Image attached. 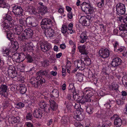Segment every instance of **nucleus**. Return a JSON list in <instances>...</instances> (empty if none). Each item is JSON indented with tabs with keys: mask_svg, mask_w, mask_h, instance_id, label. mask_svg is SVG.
<instances>
[{
	"mask_svg": "<svg viewBox=\"0 0 127 127\" xmlns=\"http://www.w3.org/2000/svg\"><path fill=\"white\" fill-rule=\"evenodd\" d=\"M3 19L4 20H7L9 21H10L11 20L12 17L9 15H6L3 17Z\"/></svg>",
	"mask_w": 127,
	"mask_h": 127,
	"instance_id": "obj_55",
	"label": "nucleus"
},
{
	"mask_svg": "<svg viewBox=\"0 0 127 127\" xmlns=\"http://www.w3.org/2000/svg\"><path fill=\"white\" fill-rule=\"evenodd\" d=\"M8 73L9 76L12 78H14L16 76L17 74L14 68H13L11 67L9 68L8 70Z\"/></svg>",
	"mask_w": 127,
	"mask_h": 127,
	"instance_id": "obj_16",
	"label": "nucleus"
},
{
	"mask_svg": "<svg viewBox=\"0 0 127 127\" xmlns=\"http://www.w3.org/2000/svg\"><path fill=\"white\" fill-rule=\"evenodd\" d=\"M16 108L18 109H21L24 106V104L22 102H19L15 104Z\"/></svg>",
	"mask_w": 127,
	"mask_h": 127,
	"instance_id": "obj_43",
	"label": "nucleus"
},
{
	"mask_svg": "<svg viewBox=\"0 0 127 127\" xmlns=\"http://www.w3.org/2000/svg\"><path fill=\"white\" fill-rule=\"evenodd\" d=\"M86 111L89 114H92L93 112V108L91 105H88L86 106Z\"/></svg>",
	"mask_w": 127,
	"mask_h": 127,
	"instance_id": "obj_34",
	"label": "nucleus"
},
{
	"mask_svg": "<svg viewBox=\"0 0 127 127\" xmlns=\"http://www.w3.org/2000/svg\"><path fill=\"white\" fill-rule=\"evenodd\" d=\"M83 93L85 96L84 98V102H91V98L93 95L91 91L90 90H86L84 91Z\"/></svg>",
	"mask_w": 127,
	"mask_h": 127,
	"instance_id": "obj_9",
	"label": "nucleus"
},
{
	"mask_svg": "<svg viewBox=\"0 0 127 127\" xmlns=\"http://www.w3.org/2000/svg\"><path fill=\"white\" fill-rule=\"evenodd\" d=\"M125 50V47L124 46H120L117 48L115 51L118 52V53H121L123 52Z\"/></svg>",
	"mask_w": 127,
	"mask_h": 127,
	"instance_id": "obj_48",
	"label": "nucleus"
},
{
	"mask_svg": "<svg viewBox=\"0 0 127 127\" xmlns=\"http://www.w3.org/2000/svg\"><path fill=\"white\" fill-rule=\"evenodd\" d=\"M37 76L35 78L38 81L42 80V79L41 75L40 74L37 75V73L36 74Z\"/></svg>",
	"mask_w": 127,
	"mask_h": 127,
	"instance_id": "obj_62",
	"label": "nucleus"
},
{
	"mask_svg": "<svg viewBox=\"0 0 127 127\" xmlns=\"http://www.w3.org/2000/svg\"><path fill=\"white\" fill-rule=\"evenodd\" d=\"M80 41L82 43H83L86 41L88 38L86 33L85 32L82 33L80 35Z\"/></svg>",
	"mask_w": 127,
	"mask_h": 127,
	"instance_id": "obj_19",
	"label": "nucleus"
},
{
	"mask_svg": "<svg viewBox=\"0 0 127 127\" xmlns=\"http://www.w3.org/2000/svg\"><path fill=\"white\" fill-rule=\"evenodd\" d=\"M45 79L43 78L42 80L38 81L35 78H32L30 80V82L33 86L36 88L40 87L42 83H45Z\"/></svg>",
	"mask_w": 127,
	"mask_h": 127,
	"instance_id": "obj_4",
	"label": "nucleus"
},
{
	"mask_svg": "<svg viewBox=\"0 0 127 127\" xmlns=\"http://www.w3.org/2000/svg\"><path fill=\"white\" fill-rule=\"evenodd\" d=\"M50 103L51 108L53 111H55L57 108V105L55 102L54 100L50 99L49 100Z\"/></svg>",
	"mask_w": 127,
	"mask_h": 127,
	"instance_id": "obj_24",
	"label": "nucleus"
},
{
	"mask_svg": "<svg viewBox=\"0 0 127 127\" xmlns=\"http://www.w3.org/2000/svg\"><path fill=\"white\" fill-rule=\"evenodd\" d=\"M88 15L87 16H81L79 20V22L82 24L83 26H88L89 25V23L87 22L86 19H88L89 20H92L89 19L88 18Z\"/></svg>",
	"mask_w": 127,
	"mask_h": 127,
	"instance_id": "obj_14",
	"label": "nucleus"
},
{
	"mask_svg": "<svg viewBox=\"0 0 127 127\" xmlns=\"http://www.w3.org/2000/svg\"><path fill=\"white\" fill-rule=\"evenodd\" d=\"M83 59L81 58V60H76L74 62V64L75 67L81 70H83L85 68L84 64L83 62Z\"/></svg>",
	"mask_w": 127,
	"mask_h": 127,
	"instance_id": "obj_11",
	"label": "nucleus"
},
{
	"mask_svg": "<svg viewBox=\"0 0 127 127\" xmlns=\"http://www.w3.org/2000/svg\"><path fill=\"white\" fill-rule=\"evenodd\" d=\"M112 43L114 48V51H115L117 49V47L119 46V43L117 41H113Z\"/></svg>",
	"mask_w": 127,
	"mask_h": 127,
	"instance_id": "obj_52",
	"label": "nucleus"
},
{
	"mask_svg": "<svg viewBox=\"0 0 127 127\" xmlns=\"http://www.w3.org/2000/svg\"><path fill=\"white\" fill-rule=\"evenodd\" d=\"M116 103L118 105H121L124 103V102L122 99H117L116 101Z\"/></svg>",
	"mask_w": 127,
	"mask_h": 127,
	"instance_id": "obj_57",
	"label": "nucleus"
},
{
	"mask_svg": "<svg viewBox=\"0 0 127 127\" xmlns=\"http://www.w3.org/2000/svg\"><path fill=\"white\" fill-rule=\"evenodd\" d=\"M113 118L114 119V125L116 127H120L122 124V120L117 115H114Z\"/></svg>",
	"mask_w": 127,
	"mask_h": 127,
	"instance_id": "obj_15",
	"label": "nucleus"
},
{
	"mask_svg": "<svg viewBox=\"0 0 127 127\" xmlns=\"http://www.w3.org/2000/svg\"><path fill=\"white\" fill-rule=\"evenodd\" d=\"M70 118L68 116L63 117L61 119V123L64 125H68L70 123Z\"/></svg>",
	"mask_w": 127,
	"mask_h": 127,
	"instance_id": "obj_18",
	"label": "nucleus"
},
{
	"mask_svg": "<svg viewBox=\"0 0 127 127\" xmlns=\"http://www.w3.org/2000/svg\"><path fill=\"white\" fill-rule=\"evenodd\" d=\"M33 19L31 17H28L26 20V25L29 27H33L32 22Z\"/></svg>",
	"mask_w": 127,
	"mask_h": 127,
	"instance_id": "obj_28",
	"label": "nucleus"
},
{
	"mask_svg": "<svg viewBox=\"0 0 127 127\" xmlns=\"http://www.w3.org/2000/svg\"><path fill=\"white\" fill-rule=\"evenodd\" d=\"M126 27L124 24L122 25L119 27V30L120 31H125V29H126Z\"/></svg>",
	"mask_w": 127,
	"mask_h": 127,
	"instance_id": "obj_60",
	"label": "nucleus"
},
{
	"mask_svg": "<svg viewBox=\"0 0 127 127\" xmlns=\"http://www.w3.org/2000/svg\"><path fill=\"white\" fill-rule=\"evenodd\" d=\"M43 112L44 111L41 109H36L34 110L33 113V116L36 118L40 119L43 115Z\"/></svg>",
	"mask_w": 127,
	"mask_h": 127,
	"instance_id": "obj_12",
	"label": "nucleus"
},
{
	"mask_svg": "<svg viewBox=\"0 0 127 127\" xmlns=\"http://www.w3.org/2000/svg\"><path fill=\"white\" fill-rule=\"evenodd\" d=\"M12 12L17 17H20L23 15V10L20 6H14L13 7Z\"/></svg>",
	"mask_w": 127,
	"mask_h": 127,
	"instance_id": "obj_7",
	"label": "nucleus"
},
{
	"mask_svg": "<svg viewBox=\"0 0 127 127\" xmlns=\"http://www.w3.org/2000/svg\"><path fill=\"white\" fill-rule=\"evenodd\" d=\"M26 49L28 50H32L33 49L32 44V43H28L26 45Z\"/></svg>",
	"mask_w": 127,
	"mask_h": 127,
	"instance_id": "obj_45",
	"label": "nucleus"
},
{
	"mask_svg": "<svg viewBox=\"0 0 127 127\" xmlns=\"http://www.w3.org/2000/svg\"><path fill=\"white\" fill-rule=\"evenodd\" d=\"M24 28L19 25H16L14 29L15 33L19 35H20V34L23 31Z\"/></svg>",
	"mask_w": 127,
	"mask_h": 127,
	"instance_id": "obj_22",
	"label": "nucleus"
},
{
	"mask_svg": "<svg viewBox=\"0 0 127 127\" xmlns=\"http://www.w3.org/2000/svg\"><path fill=\"white\" fill-rule=\"evenodd\" d=\"M121 60L119 58L117 57L114 59L112 62V65L115 67L120 64L121 62Z\"/></svg>",
	"mask_w": 127,
	"mask_h": 127,
	"instance_id": "obj_20",
	"label": "nucleus"
},
{
	"mask_svg": "<svg viewBox=\"0 0 127 127\" xmlns=\"http://www.w3.org/2000/svg\"><path fill=\"white\" fill-rule=\"evenodd\" d=\"M67 31V26L65 25H63L61 28V31L63 34H65Z\"/></svg>",
	"mask_w": 127,
	"mask_h": 127,
	"instance_id": "obj_40",
	"label": "nucleus"
},
{
	"mask_svg": "<svg viewBox=\"0 0 127 127\" xmlns=\"http://www.w3.org/2000/svg\"><path fill=\"white\" fill-rule=\"evenodd\" d=\"M40 48L42 50L45 52L50 49L51 47L49 45L43 44H41Z\"/></svg>",
	"mask_w": 127,
	"mask_h": 127,
	"instance_id": "obj_25",
	"label": "nucleus"
},
{
	"mask_svg": "<svg viewBox=\"0 0 127 127\" xmlns=\"http://www.w3.org/2000/svg\"><path fill=\"white\" fill-rule=\"evenodd\" d=\"M76 76L78 79L79 81H81L83 80V75L82 74L78 73L76 74Z\"/></svg>",
	"mask_w": 127,
	"mask_h": 127,
	"instance_id": "obj_49",
	"label": "nucleus"
},
{
	"mask_svg": "<svg viewBox=\"0 0 127 127\" xmlns=\"http://www.w3.org/2000/svg\"><path fill=\"white\" fill-rule=\"evenodd\" d=\"M48 70H40L39 71L37 72V74H40V75H41L46 76L48 75Z\"/></svg>",
	"mask_w": 127,
	"mask_h": 127,
	"instance_id": "obj_38",
	"label": "nucleus"
},
{
	"mask_svg": "<svg viewBox=\"0 0 127 127\" xmlns=\"http://www.w3.org/2000/svg\"><path fill=\"white\" fill-rule=\"evenodd\" d=\"M10 40L11 41L12 45L16 46V47H19L18 44L17 42L15 40H13V37L12 40Z\"/></svg>",
	"mask_w": 127,
	"mask_h": 127,
	"instance_id": "obj_51",
	"label": "nucleus"
},
{
	"mask_svg": "<svg viewBox=\"0 0 127 127\" xmlns=\"http://www.w3.org/2000/svg\"><path fill=\"white\" fill-rule=\"evenodd\" d=\"M98 54L101 57L105 58L108 57L110 52L108 49L101 48L99 50Z\"/></svg>",
	"mask_w": 127,
	"mask_h": 127,
	"instance_id": "obj_10",
	"label": "nucleus"
},
{
	"mask_svg": "<svg viewBox=\"0 0 127 127\" xmlns=\"http://www.w3.org/2000/svg\"><path fill=\"white\" fill-rule=\"evenodd\" d=\"M19 87L21 93L22 94H25L27 91L26 86L24 85L20 84L19 85Z\"/></svg>",
	"mask_w": 127,
	"mask_h": 127,
	"instance_id": "obj_32",
	"label": "nucleus"
},
{
	"mask_svg": "<svg viewBox=\"0 0 127 127\" xmlns=\"http://www.w3.org/2000/svg\"><path fill=\"white\" fill-rule=\"evenodd\" d=\"M72 105L73 106L74 105V108L77 111H79L80 112L83 111V109L81 108L79 103L78 102H77L76 103H73Z\"/></svg>",
	"mask_w": 127,
	"mask_h": 127,
	"instance_id": "obj_31",
	"label": "nucleus"
},
{
	"mask_svg": "<svg viewBox=\"0 0 127 127\" xmlns=\"http://www.w3.org/2000/svg\"><path fill=\"white\" fill-rule=\"evenodd\" d=\"M81 8L83 11L88 14V18L89 19L94 20L95 18V14L94 9L90 3L84 2L82 3L80 5Z\"/></svg>",
	"mask_w": 127,
	"mask_h": 127,
	"instance_id": "obj_1",
	"label": "nucleus"
},
{
	"mask_svg": "<svg viewBox=\"0 0 127 127\" xmlns=\"http://www.w3.org/2000/svg\"><path fill=\"white\" fill-rule=\"evenodd\" d=\"M64 8H60L58 10V12L60 13L61 15H63L64 13Z\"/></svg>",
	"mask_w": 127,
	"mask_h": 127,
	"instance_id": "obj_64",
	"label": "nucleus"
},
{
	"mask_svg": "<svg viewBox=\"0 0 127 127\" xmlns=\"http://www.w3.org/2000/svg\"><path fill=\"white\" fill-rule=\"evenodd\" d=\"M103 122L104 123L101 127H110L111 125V123L108 120H103Z\"/></svg>",
	"mask_w": 127,
	"mask_h": 127,
	"instance_id": "obj_35",
	"label": "nucleus"
},
{
	"mask_svg": "<svg viewBox=\"0 0 127 127\" xmlns=\"http://www.w3.org/2000/svg\"><path fill=\"white\" fill-rule=\"evenodd\" d=\"M110 89L112 90H115L118 89V85L116 84L112 83L109 87Z\"/></svg>",
	"mask_w": 127,
	"mask_h": 127,
	"instance_id": "obj_41",
	"label": "nucleus"
},
{
	"mask_svg": "<svg viewBox=\"0 0 127 127\" xmlns=\"http://www.w3.org/2000/svg\"><path fill=\"white\" fill-rule=\"evenodd\" d=\"M36 17L40 19H41L43 18V16L44 15H43L41 12L38 11L37 12H36V14H35Z\"/></svg>",
	"mask_w": 127,
	"mask_h": 127,
	"instance_id": "obj_46",
	"label": "nucleus"
},
{
	"mask_svg": "<svg viewBox=\"0 0 127 127\" xmlns=\"http://www.w3.org/2000/svg\"><path fill=\"white\" fill-rule=\"evenodd\" d=\"M27 59L28 62L31 63L33 61V59L32 57L29 55H27Z\"/></svg>",
	"mask_w": 127,
	"mask_h": 127,
	"instance_id": "obj_58",
	"label": "nucleus"
},
{
	"mask_svg": "<svg viewBox=\"0 0 127 127\" xmlns=\"http://www.w3.org/2000/svg\"><path fill=\"white\" fill-rule=\"evenodd\" d=\"M80 113L79 114H77L74 116V118L76 120L78 121H80L82 120L84 118V116L82 115L81 112H80Z\"/></svg>",
	"mask_w": 127,
	"mask_h": 127,
	"instance_id": "obj_37",
	"label": "nucleus"
},
{
	"mask_svg": "<svg viewBox=\"0 0 127 127\" xmlns=\"http://www.w3.org/2000/svg\"><path fill=\"white\" fill-rule=\"evenodd\" d=\"M59 91L57 89H54L52 92L50 96L52 98H56L59 96Z\"/></svg>",
	"mask_w": 127,
	"mask_h": 127,
	"instance_id": "obj_27",
	"label": "nucleus"
},
{
	"mask_svg": "<svg viewBox=\"0 0 127 127\" xmlns=\"http://www.w3.org/2000/svg\"><path fill=\"white\" fill-rule=\"evenodd\" d=\"M122 83L124 86L127 87V76L124 77L122 79Z\"/></svg>",
	"mask_w": 127,
	"mask_h": 127,
	"instance_id": "obj_47",
	"label": "nucleus"
},
{
	"mask_svg": "<svg viewBox=\"0 0 127 127\" xmlns=\"http://www.w3.org/2000/svg\"><path fill=\"white\" fill-rule=\"evenodd\" d=\"M9 100L8 99L5 100L4 102L2 104L4 109L8 107L9 106Z\"/></svg>",
	"mask_w": 127,
	"mask_h": 127,
	"instance_id": "obj_39",
	"label": "nucleus"
},
{
	"mask_svg": "<svg viewBox=\"0 0 127 127\" xmlns=\"http://www.w3.org/2000/svg\"><path fill=\"white\" fill-rule=\"evenodd\" d=\"M19 55V54L15 53L12 56V59L17 62H20Z\"/></svg>",
	"mask_w": 127,
	"mask_h": 127,
	"instance_id": "obj_33",
	"label": "nucleus"
},
{
	"mask_svg": "<svg viewBox=\"0 0 127 127\" xmlns=\"http://www.w3.org/2000/svg\"><path fill=\"white\" fill-rule=\"evenodd\" d=\"M40 108H39L42 109L43 111L44 109H46L47 105L43 101H41L39 104Z\"/></svg>",
	"mask_w": 127,
	"mask_h": 127,
	"instance_id": "obj_36",
	"label": "nucleus"
},
{
	"mask_svg": "<svg viewBox=\"0 0 127 127\" xmlns=\"http://www.w3.org/2000/svg\"><path fill=\"white\" fill-rule=\"evenodd\" d=\"M42 65L43 66H46L49 65V62L47 60H45L42 63Z\"/></svg>",
	"mask_w": 127,
	"mask_h": 127,
	"instance_id": "obj_59",
	"label": "nucleus"
},
{
	"mask_svg": "<svg viewBox=\"0 0 127 127\" xmlns=\"http://www.w3.org/2000/svg\"><path fill=\"white\" fill-rule=\"evenodd\" d=\"M82 59H83V63L84 64V66H88L90 64L91 61L90 59L88 57L82 58Z\"/></svg>",
	"mask_w": 127,
	"mask_h": 127,
	"instance_id": "obj_29",
	"label": "nucleus"
},
{
	"mask_svg": "<svg viewBox=\"0 0 127 127\" xmlns=\"http://www.w3.org/2000/svg\"><path fill=\"white\" fill-rule=\"evenodd\" d=\"M116 13L119 15L125 14L126 11L125 5L124 4L119 3L116 5Z\"/></svg>",
	"mask_w": 127,
	"mask_h": 127,
	"instance_id": "obj_6",
	"label": "nucleus"
},
{
	"mask_svg": "<svg viewBox=\"0 0 127 127\" xmlns=\"http://www.w3.org/2000/svg\"><path fill=\"white\" fill-rule=\"evenodd\" d=\"M25 66V65L24 64H21L19 65V68L21 72L24 71Z\"/></svg>",
	"mask_w": 127,
	"mask_h": 127,
	"instance_id": "obj_54",
	"label": "nucleus"
},
{
	"mask_svg": "<svg viewBox=\"0 0 127 127\" xmlns=\"http://www.w3.org/2000/svg\"><path fill=\"white\" fill-rule=\"evenodd\" d=\"M52 21L51 19L45 18L42 19L41 26L42 29H45L47 27H50L52 25Z\"/></svg>",
	"mask_w": 127,
	"mask_h": 127,
	"instance_id": "obj_8",
	"label": "nucleus"
},
{
	"mask_svg": "<svg viewBox=\"0 0 127 127\" xmlns=\"http://www.w3.org/2000/svg\"><path fill=\"white\" fill-rule=\"evenodd\" d=\"M27 10L32 15L35 14L36 12V9L32 6H28Z\"/></svg>",
	"mask_w": 127,
	"mask_h": 127,
	"instance_id": "obj_26",
	"label": "nucleus"
},
{
	"mask_svg": "<svg viewBox=\"0 0 127 127\" xmlns=\"http://www.w3.org/2000/svg\"><path fill=\"white\" fill-rule=\"evenodd\" d=\"M12 121L14 123L18 122L20 121V118L19 117H13Z\"/></svg>",
	"mask_w": 127,
	"mask_h": 127,
	"instance_id": "obj_53",
	"label": "nucleus"
},
{
	"mask_svg": "<svg viewBox=\"0 0 127 127\" xmlns=\"http://www.w3.org/2000/svg\"><path fill=\"white\" fill-rule=\"evenodd\" d=\"M32 113L31 112L28 113L26 115V118L27 121L31 120L33 118Z\"/></svg>",
	"mask_w": 127,
	"mask_h": 127,
	"instance_id": "obj_42",
	"label": "nucleus"
},
{
	"mask_svg": "<svg viewBox=\"0 0 127 127\" xmlns=\"http://www.w3.org/2000/svg\"><path fill=\"white\" fill-rule=\"evenodd\" d=\"M45 29V34L47 37H53L54 34V31L51 28L49 27L46 28Z\"/></svg>",
	"mask_w": 127,
	"mask_h": 127,
	"instance_id": "obj_13",
	"label": "nucleus"
},
{
	"mask_svg": "<svg viewBox=\"0 0 127 127\" xmlns=\"http://www.w3.org/2000/svg\"><path fill=\"white\" fill-rule=\"evenodd\" d=\"M74 125L77 127H84L83 125L78 121L75 123Z\"/></svg>",
	"mask_w": 127,
	"mask_h": 127,
	"instance_id": "obj_61",
	"label": "nucleus"
},
{
	"mask_svg": "<svg viewBox=\"0 0 127 127\" xmlns=\"http://www.w3.org/2000/svg\"><path fill=\"white\" fill-rule=\"evenodd\" d=\"M8 87L5 85H2L0 87V94L1 96L5 97Z\"/></svg>",
	"mask_w": 127,
	"mask_h": 127,
	"instance_id": "obj_17",
	"label": "nucleus"
},
{
	"mask_svg": "<svg viewBox=\"0 0 127 127\" xmlns=\"http://www.w3.org/2000/svg\"><path fill=\"white\" fill-rule=\"evenodd\" d=\"M69 92L72 93V94H68L67 95V98L69 100L73 98L74 99L76 97V92L75 91L74 84L72 83L69 85L68 87Z\"/></svg>",
	"mask_w": 127,
	"mask_h": 127,
	"instance_id": "obj_5",
	"label": "nucleus"
},
{
	"mask_svg": "<svg viewBox=\"0 0 127 127\" xmlns=\"http://www.w3.org/2000/svg\"><path fill=\"white\" fill-rule=\"evenodd\" d=\"M104 1H101V2H98L97 4L99 8L101 7L104 4Z\"/></svg>",
	"mask_w": 127,
	"mask_h": 127,
	"instance_id": "obj_63",
	"label": "nucleus"
},
{
	"mask_svg": "<svg viewBox=\"0 0 127 127\" xmlns=\"http://www.w3.org/2000/svg\"><path fill=\"white\" fill-rule=\"evenodd\" d=\"M20 60V62L23 61L25 59L26 56L23 53L19 54Z\"/></svg>",
	"mask_w": 127,
	"mask_h": 127,
	"instance_id": "obj_50",
	"label": "nucleus"
},
{
	"mask_svg": "<svg viewBox=\"0 0 127 127\" xmlns=\"http://www.w3.org/2000/svg\"><path fill=\"white\" fill-rule=\"evenodd\" d=\"M8 5V4L6 3L4 0H0V7L6 8L7 6Z\"/></svg>",
	"mask_w": 127,
	"mask_h": 127,
	"instance_id": "obj_44",
	"label": "nucleus"
},
{
	"mask_svg": "<svg viewBox=\"0 0 127 127\" xmlns=\"http://www.w3.org/2000/svg\"><path fill=\"white\" fill-rule=\"evenodd\" d=\"M12 27L9 25L5 24L3 28V30L4 32H7L6 33V36L7 38L9 40H12L13 39V37L14 36V34L12 33V31L11 27Z\"/></svg>",
	"mask_w": 127,
	"mask_h": 127,
	"instance_id": "obj_3",
	"label": "nucleus"
},
{
	"mask_svg": "<svg viewBox=\"0 0 127 127\" xmlns=\"http://www.w3.org/2000/svg\"><path fill=\"white\" fill-rule=\"evenodd\" d=\"M86 46L84 45H80L78 46V48L79 51L81 54L86 55L88 54L87 52L85 49Z\"/></svg>",
	"mask_w": 127,
	"mask_h": 127,
	"instance_id": "obj_21",
	"label": "nucleus"
},
{
	"mask_svg": "<svg viewBox=\"0 0 127 127\" xmlns=\"http://www.w3.org/2000/svg\"><path fill=\"white\" fill-rule=\"evenodd\" d=\"M38 11L41 13L43 15H44L47 11V8L44 6H41L38 9Z\"/></svg>",
	"mask_w": 127,
	"mask_h": 127,
	"instance_id": "obj_30",
	"label": "nucleus"
},
{
	"mask_svg": "<svg viewBox=\"0 0 127 127\" xmlns=\"http://www.w3.org/2000/svg\"><path fill=\"white\" fill-rule=\"evenodd\" d=\"M33 31L31 29H26L21 34L18 35V39L20 41H24L31 37Z\"/></svg>",
	"mask_w": 127,
	"mask_h": 127,
	"instance_id": "obj_2",
	"label": "nucleus"
},
{
	"mask_svg": "<svg viewBox=\"0 0 127 127\" xmlns=\"http://www.w3.org/2000/svg\"><path fill=\"white\" fill-rule=\"evenodd\" d=\"M18 48L11 45V47L10 48V51L11 52H15L17 50Z\"/></svg>",
	"mask_w": 127,
	"mask_h": 127,
	"instance_id": "obj_56",
	"label": "nucleus"
},
{
	"mask_svg": "<svg viewBox=\"0 0 127 127\" xmlns=\"http://www.w3.org/2000/svg\"><path fill=\"white\" fill-rule=\"evenodd\" d=\"M18 25L25 28L26 25V20L23 18H19L17 20Z\"/></svg>",
	"mask_w": 127,
	"mask_h": 127,
	"instance_id": "obj_23",
	"label": "nucleus"
}]
</instances>
